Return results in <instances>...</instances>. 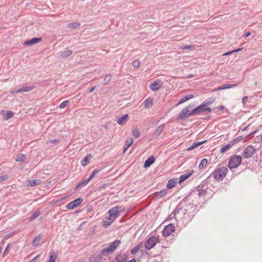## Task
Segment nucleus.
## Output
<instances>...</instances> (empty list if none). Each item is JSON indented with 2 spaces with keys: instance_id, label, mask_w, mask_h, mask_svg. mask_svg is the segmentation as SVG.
I'll return each mask as SVG.
<instances>
[{
  "instance_id": "obj_1",
  "label": "nucleus",
  "mask_w": 262,
  "mask_h": 262,
  "mask_svg": "<svg viewBox=\"0 0 262 262\" xmlns=\"http://www.w3.org/2000/svg\"><path fill=\"white\" fill-rule=\"evenodd\" d=\"M189 196H185L177 206L172 212L166 218V221H168L179 213L181 210H184V215L182 217L183 223L186 224L190 222L195 215L196 206H193L190 203H188Z\"/></svg>"
},
{
  "instance_id": "obj_2",
  "label": "nucleus",
  "mask_w": 262,
  "mask_h": 262,
  "mask_svg": "<svg viewBox=\"0 0 262 262\" xmlns=\"http://www.w3.org/2000/svg\"><path fill=\"white\" fill-rule=\"evenodd\" d=\"M228 171V170L226 167H222L215 169L211 174L214 180L220 182L223 180V179L226 176Z\"/></svg>"
},
{
  "instance_id": "obj_3",
  "label": "nucleus",
  "mask_w": 262,
  "mask_h": 262,
  "mask_svg": "<svg viewBox=\"0 0 262 262\" xmlns=\"http://www.w3.org/2000/svg\"><path fill=\"white\" fill-rule=\"evenodd\" d=\"M123 209L121 206H116L111 209L108 211V217L107 219L108 220H112L114 221L116 217H117Z\"/></svg>"
},
{
  "instance_id": "obj_4",
  "label": "nucleus",
  "mask_w": 262,
  "mask_h": 262,
  "mask_svg": "<svg viewBox=\"0 0 262 262\" xmlns=\"http://www.w3.org/2000/svg\"><path fill=\"white\" fill-rule=\"evenodd\" d=\"M242 157L241 156L234 155L229 160L228 166L229 169L236 168L241 163Z\"/></svg>"
},
{
  "instance_id": "obj_5",
  "label": "nucleus",
  "mask_w": 262,
  "mask_h": 262,
  "mask_svg": "<svg viewBox=\"0 0 262 262\" xmlns=\"http://www.w3.org/2000/svg\"><path fill=\"white\" fill-rule=\"evenodd\" d=\"M159 243V239L158 237L155 236L149 237L144 243V247L147 250H150Z\"/></svg>"
},
{
  "instance_id": "obj_6",
  "label": "nucleus",
  "mask_w": 262,
  "mask_h": 262,
  "mask_svg": "<svg viewBox=\"0 0 262 262\" xmlns=\"http://www.w3.org/2000/svg\"><path fill=\"white\" fill-rule=\"evenodd\" d=\"M256 149L252 145L248 146L243 151V156L246 159L252 157L255 153Z\"/></svg>"
},
{
  "instance_id": "obj_7",
  "label": "nucleus",
  "mask_w": 262,
  "mask_h": 262,
  "mask_svg": "<svg viewBox=\"0 0 262 262\" xmlns=\"http://www.w3.org/2000/svg\"><path fill=\"white\" fill-rule=\"evenodd\" d=\"M175 231V226L173 224H169L166 225L162 231L163 236L168 237Z\"/></svg>"
},
{
  "instance_id": "obj_8",
  "label": "nucleus",
  "mask_w": 262,
  "mask_h": 262,
  "mask_svg": "<svg viewBox=\"0 0 262 262\" xmlns=\"http://www.w3.org/2000/svg\"><path fill=\"white\" fill-rule=\"evenodd\" d=\"M192 116H194L193 114H192V110L191 111H189L187 108L185 109L184 108L179 114L178 119L185 120L186 118Z\"/></svg>"
},
{
  "instance_id": "obj_9",
  "label": "nucleus",
  "mask_w": 262,
  "mask_h": 262,
  "mask_svg": "<svg viewBox=\"0 0 262 262\" xmlns=\"http://www.w3.org/2000/svg\"><path fill=\"white\" fill-rule=\"evenodd\" d=\"M83 201V199L81 198H78L73 201L69 203L66 206V208L68 209H74L79 205H80Z\"/></svg>"
},
{
  "instance_id": "obj_10",
  "label": "nucleus",
  "mask_w": 262,
  "mask_h": 262,
  "mask_svg": "<svg viewBox=\"0 0 262 262\" xmlns=\"http://www.w3.org/2000/svg\"><path fill=\"white\" fill-rule=\"evenodd\" d=\"M163 83L161 80L155 81L153 82H151L150 84V89L152 91H158L162 85Z\"/></svg>"
},
{
  "instance_id": "obj_11",
  "label": "nucleus",
  "mask_w": 262,
  "mask_h": 262,
  "mask_svg": "<svg viewBox=\"0 0 262 262\" xmlns=\"http://www.w3.org/2000/svg\"><path fill=\"white\" fill-rule=\"evenodd\" d=\"M204 107L201 104L192 110V114L194 116L199 115L204 113Z\"/></svg>"
},
{
  "instance_id": "obj_12",
  "label": "nucleus",
  "mask_w": 262,
  "mask_h": 262,
  "mask_svg": "<svg viewBox=\"0 0 262 262\" xmlns=\"http://www.w3.org/2000/svg\"><path fill=\"white\" fill-rule=\"evenodd\" d=\"M121 241L117 239L114 241L113 242L111 243L108 247L113 252L118 247Z\"/></svg>"
},
{
  "instance_id": "obj_13",
  "label": "nucleus",
  "mask_w": 262,
  "mask_h": 262,
  "mask_svg": "<svg viewBox=\"0 0 262 262\" xmlns=\"http://www.w3.org/2000/svg\"><path fill=\"white\" fill-rule=\"evenodd\" d=\"M155 161V158L154 156L149 157L144 162L143 167L145 168L150 167Z\"/></svg>"
},
{
  "instance_id": "obj_14",
  "label": "nucleus",
  "mask_w": 262,
  "mask_h": 262,
  "mask_svg": "<svg viewBox=\"0 0 262 262\" xmlns=\"http://www.w3.org/2000/svg\"><path fill=\"white\" fill-rule=\"evenodd\" d=\"M128 118V115L126 114L123 115L120 117L118 118L117 120V122L121 125L125 124V122L127 121V119Z\"/></svg>"
},
{
  "instance_id": "obj_15",
  "label": "nucleus",
  "mask_w": 262,
  "mask_h": 262,
  "mask_svg": "<svg viewBox=\"0 0 262 262\" xmlns=\"http://www.w3.org/2000/svg\"><path fill=\"white\" fill-rule=\"evenodd\" d=\"M194 97V96L192 94H189L186 96H185L183 98H182L179 101L177 104L176 106H178L181 104H182L184 103L185 102L187 101V100H190V99L193 98Z\"/></svg>"
},
{
  "instance_id": "obj_16",
  "label": "nucleus",
  "mask_w": 262,
  "mask_h": 262,
  "mask_svg": "<svg viewBox=\"0 0 262 262\" xmlns=\"http://www.w3.org/2000/svg\"><path fill=\"white\" fill-rule=\"evenodd\" d=\"M193 172V171L192 170L191 171H190L189 172H187L186 173L181 175L179 178V183L181 184V183H182L183 182H184V181L187 180L188 178H189L191 176Z\"/></svg>"
},
{
  "instance_id": "obj_17",
  "label": "nucleus",
  "mask_w": 262,
  "mask_h": 262,
  "mask_svg": "<svg viewBox=\"0 0 262 262\" xmlns=\"http://www.w3.org/2000/svg\"><path fill=\"white\" fill-rule=\"evenodd\" d=\"M115 259L117 262H126L127 259V255L126 254H119L116 256Z\"/></svg>"
},
{
  "instance_id": "obj_18",
  "label": "nucleus",
  "mask_w": 262,
  "mask_h": 262,
  "mask_svg": "<svg viewBox=\"0 0 262 262\" xmlns=\"http://www.w3.org/2000/svg\"><path fill=\"white\" fill-rule=\"evenodd\" d=\"M102 254L99 253L97 256H92L90 258V262H101L102 259Z\"/></svg>"
},
{
  "instance_id": "obj_19",
  "label": "nucleus",
  "mask_w": 262,
  "mask_h": 262,
  "mask_svg": "<svg viewBox=\"0 0 262 262\" xmlns=\"http://www.w3.org/2000/svg\"><path fill=\"white\" fill-rule=\"evenodd\" d=\"M152 99L150 97L147 98L143 103L144 106L145 108H150L152 105Z\"/></svg>"
},
{
  "instance_id": "obj_20",
  "label": "nucleus",
  "mask_w": 262,
  "mask_h": 262,
  "mask_svg": "<svg viewBox=\"0 0 262 262\" xmlns=\"http://www.w3.org/2000/svg\"><path fill=\"white\" fill-rule=\"evenodd\" d=\"M33 90V86L31 85H24L23 86L18 89V91L21 92H29Z\"/></svg>"
},
{
  "instance_id": "obj_21",
  "label": "nucleus",
  "mask_w": 262,
  "mask_h": 262,
  "mask_svg": "<svg viewBox=\"0 0 262 262\" xmlns=\"http://www.w3.org/2000/svg\"><path fill=\"white\" fill-rule=\"evenodd\" d=\"M206 141H207V140H205V141H201V142H196V143H193L190 146H189L187 149V150H192V149H194L195 148H196V147H197L202 145L203 144L205 143Z\"/></svg>"
},
{
  "instance_id": "obj_22",
  "label": "nucleus",
  "mask_w": 262,
  "mask_h": 262,
  "mask_svg": "<svg viewBox=\"0 0 262 262\" xmlns=\"http://www.w3.org/2000/svg\"><path fill=\"white\" fill-rule=\"evenodd\" d=\"M164 127H165V125H164V124H163L159 126L156 128L155 134L157 137L159 136L160 135V134L162 133V132L164 130Z\"/></svg>"
},
{
  "instance_id": "obj_23",
  "label": "nucleus",
  "mask_w": 262,
  "mask_h": 262,
  "mask_svg": "<svg viewBox=\"0 0 262 262\" xmlns=\"http://www.w3.org/2000/svg\"><path fill=\"white\" fill-rule=\"evenodd\" d=\"M177 183V181L174 179H170L168 180L167 184V188L171 189L174 187Z\"/></svg>"
},
{
  "instance_id": "obj_24",
  "label": "nucleus",
  "mask_w": 262,
  "mask_h": 262,
  "mask_svg": "<svg viewBox=\"0 0 262 262\" xmlns=\"http://www.w3.org/2000/svg\"><path fill=\"white\" fill-rule=\"evenodd\" d=\"M42 235L39 234L34 239V248L40 244V240L42 239Z\"/></svg>"
},
{
  "instance_id": "obj_25",
  "label": "nucleus",
  "mask_w": 262,
  "mask_h": 262,
  "mask_svg": "<svg viewBox=\"0 0 262 262\" xmlns=\"http://www.w3.org/2000/svg\"><path fill=\"white\" fill-rule=\"evenodd\" d=\"M233 145V143L231 141L229 143L227 144L225 146L222 147L221 149V152L224 153L228 151L232 146Z\"/></svg>"
},
{
  "instance_id": "obj_26",
  "label": "nucleus",
  "mask_w": 262,
  "mask_h": 262,
  "mask_svg": "<svg viewBox=\"0 0 262 262\" xmlns=\"http://www.w3.org/2000/svg\"><path fill=\"white\" fill-rule=\"evenodd\" d=\"M80 26V23L78 21L69 23L67 28L72 29H76Z\"/></svg>"
},
{
  "instance_id": "obj_27",
  "label": "nucleus",
  "mask_w": 262,
  "mask_h": 262,
  "mask_svg": "<svg viewBox=\"0 0 262 262\" xmlns=\"http://www.w3.org/2000/svg\"><path fill=\"white\" fill-rule=\"evenodd\" d=\"M195 191L198 192L197 195L200 197L204 196L207 193L206 189H200V186L198 187V188Z\"/></svg>"
},
{
  "instance_id": "obj_28",
  "label": "nucleus",
  "mask_w": 262,
  "mask_h": 262,
  "mask_svg": "<svg viewBox=\"0 0 262 262\" xmlns=\"http://www.w3.org/2000/svg\"><path fill=\"white\" fill-rule=\"evenodd\" d=\"M91 157V155H86L84 158V159L81 160V165L83 166H85L86 165H87L89 162H90V160H89V159Z\"/></svg>"
},
{
  "instance_id": "obj_29",
  "label": "nucleus",
  "mask_w": 262,
  "mask_h": 262,
  "mask_svg": "<svg viewBox=\"0 0 262 262\" xmlns=\"http://www.w3.org/2000/svg\"><path fill=\"white\" fill-rule=\"evenodd\" d=\"M214 101V99L211 98L205 100L201 104L204 106H208L209 105L212 104Z\"/></svg>"
},
{
  "instance_id": "obj_30",
  "label": "nucleus",
  "mask_w": 262,
  "mask_h": 262,
  "mask_svg": "<svg viewBox=\"0 0 262 262\" xmlns=\"http://www.w3.org/2000/svg\"><path fill=\"white\" fill-rule=\"evenodd\" d=\"M167 193V190L166 189H163L161 190L160 191H158L156 192V195L158 198H161L163 197L164 195H165Z\"/></svg>"
},
{
  "instance_id": "obj_31",
  "label": "nucleus",
  "mask_w": 262,
  "mask_h": 262,
  "mask_svg": "<svg viewBox=\"0 0 262 262\" xmlns=\"http://www.w3.org/2000/svg\"><path fill=\"white\" fill-rule=\"evenodd\" d=\"M208 163V160L207 159H203L199 166V168L200 169H203L205 167H206Z\"/></svg>"
},
{
  "instance_id": "obj_32",
  "label": "nucleus",
  "mask_w": 262,
  "mask_h": 262,
  "mask_svg": "<svg viewBox=\"0 0 262 262\" xmlns=\"http://www.w3.org/2000/svg\"><path fill=\"white\" fill-rule=\"evenodd\" d=\"M142 246V243H141L135 246L133 249H132L130 251V253L132 254H135L138 250L141 248Z\"/></svg>"
},
{
  "instance_id": "obj_33",
  "label": "nucleus",
  "mask_w": 262,
  "mask_h": 262,
  "mask_svg": "<svg viewBox=\"0 0 262 262\" xmlns=\"http://www.w3.org/2000/svg\"><path fill=\"white\" fill-rule=\"evenodd\" d=\"M133 140L132 138H129L127 139L126 141V147L124 148L123 149V153H124L127 148L133 144Z\"/></svg>"
},
{
  "instance_id": "obj_34",
  "label": "nucleus",
  "mask_w": 262,
  "mask_h": 262,
  "mask_svg": "<svg viewBox=\"0 0 262 262\" xmlns=\"http://www.w3.org/2000/svg\"><path fill=\"white\" fill-rule=\"evenodd\" d=\"M100 253L102 254V255H107L108 253H113V252L108 248V247H107L101 250Z\"/></svg>"
},
{
  "instance_id": "obj_35",
  "label": "nucleus",
  "mask_w": 262,
  "mask_h": 262,
  "mask_svg": "<svg viewBox=\"0 0 262 262\" xmlns=\"http://www.w3.org/2000/svg\"><path fill=\"white\" fill-rule=\"evenodd\" d=\"M140 132L137 127H135L133 129V135L135 138H139L140 136Z\"/></svg>"
},
{
  "instance_id": "obj_36",
  "label": "nucleus",
  "mask_w": 262,
  "mask_h": 262,
  "mask_svg": "<svg viewBox=\"0 0 262 262\" xmlns=\"http://www.w3.org/2000/svg\"><path fill=\"white\" fill-rule=\"evenodd\" d=\"M57 258V254L53 253L50 255L49 259L47 262H55Z\"/></svg>"
},
{
  "instance_id": "obj_37",
  "label": "nucleus",
  "mask_w": 262,
  "mask_h": 262,
  "mask_svg": "<svg viewBox=\"0 0 262 262\" xmlns=\"http://www.w3.org/2000/svg\"><path fill=\"white\" fill-rule=\"evenodd\" d=\"M72 54V51L71 50H67L66 51L62 52L61 54V56L62 57H68L70 56Z\"/></svg>"
},
{
  "instance_id": "obj_38",
  "label": "nucleus",
  "mask_w": 262,
  "mask_h": 262,
  "mask_svg": "<svg viewBox=\"0 0 262 262\" xmlns=\"http://www.w3.org/2000/svg\"><path fill=\"white\" fill-rule=\"evenodd\" d=\"M112 79V76L110 74H108L106 75L104 78L103 84L104 85H106L108 82H109Z\"/></svg>"
},
{
  "instance_id": "obj_39",
  "label": "nucleus",
  "mask_w": 262,
  "mask_h": 262,
  "mask_svg": "<svg viewBox=\"0 0 262 262\" xmlns=\"http://www.w3.org/2000/svg\"><path fill=\"white\" fill-rule=\"evenodd\" d=\"M26 155L20 154L18 155L16 158V161L18 162H23L26 159Z\"/></svg>"
},
{
  "instance_id": "obj_40",
  "label": "nucleus",
  "mask_w": 262,
  "mask_h": 262,
  "mask_svg": "<svg viewBox=\"0 0 262 262\" xmlns=\"http://www.w3.org/2000/svg\"><path fill=\"white\" fill-rule=\"evenodd\" d=\"M222 85L223 86V89L225 90L235 87L237 85V84H225Z\"/></svg>"
},
{
  "instance_id": "obj_41",
  "label": "nucleus",
  "mask_w": 262,
  "mask_h": 262,
  "mask_svg": "<svg viewBox=\"0 0 262 262\" xmlns=\"http://www.w3.org/2000/svg\"><path fill=\"white\" fill-rule=\"evenodd\" d=\"M113 222L112 220H108L107 219L106 220L103 221V226L104 227H107L110 226Z\"/></svg>"
},
{
  "instance_id": "obj_42",
  "label": "nucleus",
  "mask_w": 262,
  "mask_h": 262,
  "mask_svg": "<svg viewBox=\"0 0 262 262\" xmlns=\"http://www.w3.org/2000/svg\"><path fill=\"white\" fill-rule=\"evenodd\" d=\"M13 113L11 111H7L5 115V119L8 120L12 117Z\"/></svg>"
},
{
  "instance_id": "obj_43",
  "label": "nucleus",
  "mask_w": 262,
  "mask_h": 262,
  "mask_svg": "<svg viewBox=\"0 0 262 262\" xmlns=\"http://www.w3.org/2000/svg\"><path fill=\"white\" fill-rule=\"evenodd\" d=\"M100 171V170L99 169H94L93 172H92L91 176H90V177L89 178V179L90 180V181L94 177V176L97 174L98 173L99 171Z\"/></svg>"
},
{
  "instance_id": "obj_44",
  "label": "nucleus",
  "mask_w": 262,
  "mask_h": 262,
  "mask_svg": "<svg viewBox=\"0 0 262 262\" xmlns=\"http://www.w3.org/2000/svg\"><path fill=\"white\" fill-rule=\"evenodd\" d=\"M132 65L134 68H137L140 65V61L139 59H136L133 61Z\"/></svg>"
},
{
  "instance_id": "obj_45",
  "label": "nucleus",
  "mask_w": 262,
  "mask_h": 262,
  "mask_svg": "<svg viewBox=\"0 0 262 262\" xmlns=\"http://www.w3.org/2000/svg\"><path fill=\"white\" fill-rule=\"evenodd\" d=\"M69 103H70V102L69 100H66L60 103V104L59 105V107L61 108H63L66 106H67L68 104H69Z\"/></svg>"
},
{
  "instance_id": "obj_46",
  "label": "nucleus",
  "mask_w": 262,
  "mask_h": 262,
  "mask_svg": "<svg viewBox=\"0 0 262 262\" xmlns=\"http://www.w3.org/2000/svg\"><path fill=\"white\" fill-rule=\"evenodd\" d=\"M242 139H243V136H239V137H237L235 138V139H234L233 140L231 141V142L232 143H233V144L234 145L235 142H238V141H241Z\"/></svg>"
},
{
  "instance_id": "obj_47",
  "label": "nucleus",
  "mask_w": 262,
  "mask_h": 262,
  "mask_svg": "<svg viewBox=\"0 0 262 262\" xmlns=\"http://www.w3.org/2000/svg\"><path fill=\"white\" fill-rule=\"evenodd\" d=\"M11 244H9L6 247V248H5L3 253V257H4L6 255H7V252L9 250V248L11 246Z\"/></svg>"
},
{
  "instance_id": "obj_48",
  "label": "nucleus",
  "mask_w": 262,
  "mask_h": 262,
  "mask_svg": "<svg viewBox=\"0 0 262 262\" xmlns=\"http://www.w3.org/2000/svg\"><path fill=\"white\" fill-rule=\"evenodd\" d=\"M90 181V180L88 179H83L80 182V185H83L88 184Z\"/></svg>"
},
{
  "instance_id": "obj_49",
  "label": "nucleus",
  "mask_w": 262,
  "mask_h": 262,
  "mask_svg": "<svg viewBox=\"0 0 262 262\" xmlns=\"http://www.w3.org/2000/svg\"><path fill=\"white\" fill-rule=\"evenodd\" d=\"M9 176L7 174L0 176V182L6 180L8 179Z\"/></svg>"
},
{
  "instance_id": "obj_50",
  "label": "nucleus",
  "mask_w": 262,
  "mask_h": 262,
  "mask_svg": "<svg viewBox=\"0 0 262 262\" xmlns=\"http://www.w3.org/2000/svg\"><path fill=\"white\" fill-rule=\"evenodd\" d=\"M24 46L32 45H33V38L31 39L28 41H25L23 43Z\"/></svg>"
},
{
  "instance_id": "obj_51",
  "label": "nucleus",
  "mask_w": 262,
  "mask_h": 262,
  "mask_svg": "<svg viewBox=\"0 0 262 262\" xmlns=\"http://www.w3.org/2000/svg\"><path fill=\"white\" fill-rule=\"evenodd\" d=\"M204 113L206 114H209L211 111V109L210 107H208V106L204 107Z\"/></svg>"
},
{
  "instance_id": "obj_52",
  "label": "nucleus",
  "mask_w": 262,
  "mask_h": 262,
  "mask_svg": "<svg viewBox=\"0 0 262 262\" xmlns=\"http://www.w3.org/2000/svg\"><path fill=\"white\" fill-rule=\"evenodd\" d=\"M193 48V46H186L181 47L180 48V49H183V50H184V49L189 50V49H191Z\"/></svg>"
},
{
  "instance_id": "obj_53",
  "label": "nucleus",
  "mask_w": 262,
  "mask_h": 262,
  "mask_svg": "<svg viewBox=\"0 0 262 262\" xmlns=\"http://www.w3.org/2000/svg\"><path fill=\"white\" fill-rule=\"evenodd\" d=\"M42 40L41 37H34V44L37 43Z\"/></svg>"
},
{
  "instance_id": "obj_54",
  "label": "nucleus",
  "mask_w": 262,
  "mask_h": 262,
  "mask_svg": "<svg viewBox=\"0 0 262 262\" xmlns=\"http://www.w3.org/2000/svg\"><path fill=\"white\" fill-rule=\"evenodd\" d=\"M40 214V211L38 210H36L35 212H34V219L38 217Z\"/></svg>"
},
{
  "instance_id": "obj_55",
  "label": "nucleus",
  "mask_w": 262,
  "mask_h": 262,
  "mask_svg": "<svg viewBox=\"0 0 262 262\" xmlns=\"http://www.w3.org/2000/svg\"><path fill=\"white\" fill-rule=\"evenodd\" d=\"M41 182L40 180H34V186L39 185Z\"/></svg>"
},
{
  "instance_id": "obj_56",
  "label": "nucleus",
  "mask_w": 262,
  "mask_h": 262,
  "mask_svg": "<svg viewBox=\"0 0 262 262\" xmlns=\"http://www.w3.org/2000/svg\"><path fill=\"white\" fill-rule=\"evenodd\" d=\"M193 105L189 104L188 106H187L186 107H185L184 108L185 109L187 108V110H188L189 111H191L193 109Z\"/></svg>"
},
{
  "instance_id": "obj_57",
  "label": "nucleus",
  "mask_w": 262,
  "mask_h": 262,
  "mask_svg": "<svg viewBox=\"0 0 262 262\" xmlns=\"http://www.w3.org/2000/svg\"><path fill=\"white\" fill-rule=\"evenodd\" d=\"M248 99V96H244L242 99V103L243 104H245Z\"/></svg>"
},
{
  "instance_id": "obj_58",
  "label": "nucleus",
  "mask_w": 262,
  "mask_h": 262,
  "mask_svg": "<svg viewBox=\"0 0 262 262\" xmlns=\"http://www.w3.org/2000/svg\"><path fill=\"white\" fill-rule=\"evenodd\" d=\"M49 142L50 143H53V144H54V143H59V141L57 139H53V140H51Z\"/></svg>"
},
{
  "instance_id": "obj_59",
  "label": "nucleus",
  "mask_w": 262,
  "mask_h": 262,
  "mask_svg": "<svg viewBox=\"0 0 262 262\" xmlns=\"http://www.w3.org/2000/svg\"><path fill=\"white\" fill-rule=\"evenodd\" d=\"M96 88V86H93L92 88H91V89H90L88 91V93H92V92H93L95 90Z\"/></svg>"
},
{
  "instance_id": "obj_60",
  "label": "nucleus",
  "mask_w": 262,
  "mask_h": 262,
  "mask_svg": "<svg viewBox=\"0 0 262 262\" xmlns=\"http://www.w3.org/2000/svg\"><path fill=\"white\" fill-rule=\"evenodd\" d=\"M20 93L19 91H18V89L16 90H13V91H11L10 92V93L11 94H15V93Z\"/></svg>"
},
{
  "instance_id": "obj_61",
  "label": "nucleus",
  "mask_w": 262,
  "mask_h": 262,
  "mask_svg": "<svg viewBox=\"0 0 262 262\" xmlns=\"http://www.w3.org/2000/svg\"><path fill=\"white\" fill-rule=\"evenodd\" d=\"M257 130H255L253 131V132L251 133L250 134L246 135V137L250 136L255 134L257 132Z\"/></svg>"
},
{
  "instance_id": "obj_62",
  "label": "nucleus",
  "mask_w": 262,
  "mask_h": 262,
  "mask_svg": "<svg viewBox=\"0 0 262 262\" xmlns=\"http://www.w3.org/2000/svg\"><path fill=\"white\" fill-rule=\"evenodd\" d=\"M216 108L218 110H224L225 108V107L223 105H220V106H218Z\"/></svg>"
},
{
  "instance_id": "obj_63",
  "label": "nucleus",
  "mask_w": 262,
  "mask_h": 262,
  "mask_svg": "<svg viewBox=\"0 0 262 262\" xmlns=\"http://www.w3.org/2000/svg\"><path fill=\"white\" fill-rule=\"evenodd\" d=\"M232 53H233V51H229V52H226V53H225V54H224V56L229 55L231 54Z\"/></svg>"
},
{
  "instance_id": "obj_64",
  "label": "nucleus",
  "mask_w": 262,
  "mask_h": 262,
  "mask_svg": "<svg viewBox=\"0 0 262 262\" xmlns=\"http://www.w3.org/2000/svg\"><path fill=\"white\" fill-rule=\"evenodd\" d=\"M29 186H33V180H29L28 181V184Z\"/></svg>"
}]
</instances>
